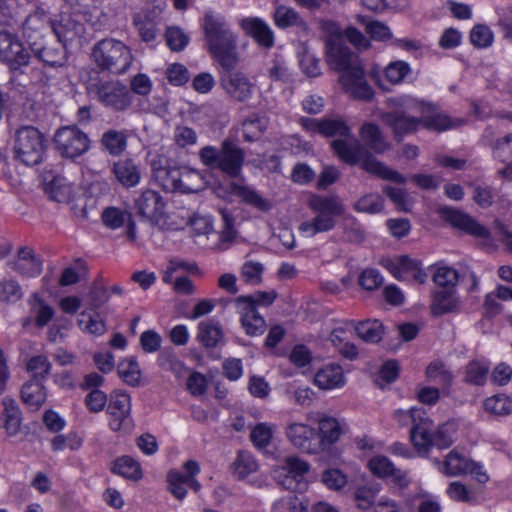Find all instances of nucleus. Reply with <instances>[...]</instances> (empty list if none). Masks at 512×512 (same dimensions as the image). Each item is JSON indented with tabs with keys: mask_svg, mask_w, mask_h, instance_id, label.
Listing matches in <instances>:
<instances>
[{
	"mask_svg": "<svg viewBox=\"0 0 512 512\" xmlns=\"http://www.w3.org/2000/svg\"><path fill=\"white\" fill-rule=\"evenodd\" d=\"M327 61L340 73L339 81L355 99L370 101L374 92L367 83L359 57L339 40L327 43Z\"/></svg>",
	"mask_w": 512,
	"mask_h": 512,
	"instance_id": "nucleus-1",
	"label": "nucleus"
},
{
	"mask_svg": "<svg viewBox=\"0 0 512 512\" xmlns=\"http://www.w3.org/2000/svg\"><path fill=\"white\" fill-rule=\"evenodd\" d=\"M205 46L212 58L225 70H234L239 63L237 35L226 19L207 11L203 17Z\"/></svg>",
	"mask_w": 512,
	"mask_h": 512,
	"instance_id": "nucleus-2",
	"label": "nucleus"
},
{
	"mask_svg": "<svg viewBox=\"0 0 512 512\" xmlns=\"http://www.w3.org/2000/svg\"><path fill=\"white\" fill-rule=\"evenodd\" d=\"M331 146L338 158L347 165L360 164L364 171L384 180L398 184L406 182V178L402 174L378 161L351 133L349 136L333 140Z\"/></svg>",
	"mask_w": 512,
	"mask_h": 512,
	"instance_id": "nucleus-3",
	"label": "nucleus"
},
{
	"mask_svg": "<svg viewBox=\"0 0 512 512\" xmlns=\"http://www.w3.org/2000/svg\"><path fill=\"white\" fill-rule=\"evenodd\" d=\"M410 438L419 454H427L431 447L446 449L453 443L454 425L444 423L434 428L432 420L422 408H411Z\"/></svg>",
	"mask_w": 512,
	"mask_h": 512,
	"instance_id": "nucleus-4",
	"label": "nucleus"
},
{
	"mask_svg": "<svg viewBox=\"0 0 512 512\" xmlns=\"http://www.w3.org/2000/svg\"><path fill=\"white\" fill-rule=\"evenodd\" d=\"M307 204L314 217L299 225V230L307 237L333 230L337 225V218L345 213V205L337 195L313 194Z\"/></svg>",
	"mask_w": 512,
	"mask_h": 512,
	"instance_id": "nucleus-5",
	"label": "nucleus"
},
{
	"mask_svg": "<svg viewBox=\"0 0 512 512\" xmlns=\"http://www.w3.org/2000/svg\"><path fill=\"white\" fill-rule=\"evenodd\" d=\"M200 162L210 170H219L225 175L236 178L241 174L245 152L231 139H225L220 147L207 145L198 152Z\"/></svg>",
	"mask_w": 512,
	"mask_h": 512,
	"instance_id": "nucleus-6",
	"label": "nucleus"
},
{
	"mask_svg": "<svg viewBox=\"0 0 512 512\" xmlns=\"http://www.w3.org/2000/svg\"><path fill=\"white\" fill-rule=\"evenodd\" d=\"M46 138L34 126H22L14 133L12 140L13 160L25 166H37L44 161Z\"/></svg>",
	"mask_w": 512,
	"mask_h": 512,
	"instance_id": "nucleus-7",
	"label": "nucleus"
},
{
	"mask_svg": "<svg viewBox=\"0 0 512 512\" xmlns=\"http://www.w3.org/2000/svg\"><path fill=\"white\" fill-rule=\"evenodd\" d=\"M92 58L100 71L116 75L127 72L133 61L131 49L113 38L98 41L92 49Z\"/></svg>",
	"mask_w": 512,
	"mask_h": 512,
	"instance_id": "nucleus-8",
	"label": "nucleus"
},
{
	"mask_svg": "<svg viewBox=\"0 0 512 512\" xmlns=\"http://www.w3.org/2000/svg\"><path fill=\"white\" fill-rule=\"evenodd\" d=\"M424 112V105L416 99L405 97L397 100V107L382 115L383 122L388 125L394 139L400 142L405 135L416 132L420 126V116Z\"/></svg>",
	"mask_w": 512,
	"mask_h": 512,
	"instance_id": "nucleus-9",
	"label": "nucleus"
},
{
	"mask_svg": "<svg viewBox=\"0 0 512 512\" xmlns=\"http://www.w3.org/2000/svg\"><path fill=\"white\" fill-rule=\"evenodd\" d=\"M88 90L103 106L116 112L126 110L132 103L131 92L119 81L91 83Z\"/></svg>",
	"mask_w": 512,
	"mask_h": 512,
	"instance_id": "nucleus-10",
	"label": "nucleus"
},
{
	"mask_svg": "<svg viewBox=\"0 0 512 512\" xmlns=\"http://www.w3.org/2000/svg\"><path fill=\"white\" fill-rule=\"evenodd\" d=\"M53 142L59 154L67 159H75L90 148V139L77 126H63L54 135Z\"/></svg>",
	"mask_w": 512,
	"mask_h": 512,
	"instance_id": "nucleus-11",
	"label": "nucleus"
},
{
	"mask_svg": "<svg viewBox=\"0 0 512 512\" xmlns=\"http://www.w3.org/2000/svg\"><path fill=\"white\" fill-rule=\"evenodd\" d=\"M30 55L16 34L6 30L0 31V61L11 70H18L28 65Z\"/></svg>",
	"mask_w": 512,
	"mask_h": 512,
	"instance_id": "nucleus-12",
	"label": "nucleus"
},
{
	"mask_svg": "<svg viewBox=\"0 0 512 512\" xmlns=\"http://www.w3.org/2000/svg\"><path fill=\"white\" fill-rule=\"evenodd\" d=\"M107 413L110 416L109 427L111 430L128 432L132 429L131 399L127 393L122 391L112 393Z\"/></svg>",
	"mask_w": 512,
	"mask_h": 512,
	"instance_id": "nucleus-13",
	"label": "nucleus"
},
{
	"mask_svg": "<svg viewBox=\"0 0 512 512\" xmlns=\"http://www.w3.org/2000/svg\"><path fill=\"white\" fill-rule=\"evenodd\" d=\"M290 443L300 451L307 454L321 452V439L316 428L305 423L292 422L285 430Z\"/></svg>",
	"mask_w": 512,
	"mask_h": 512,
	"instance_id": "nucleus-14",
	"label": "nucleus"
},
{
	"mask_svg": "<svg viewBox=\"0 0 512 512\" xmlns=\"http://www.w3.org/2000/svg\"><path fill=\"white\" fill-rule=\"evenodd\" d=\"M166 203L161 194L152 189L143 190L134 199L136 214L142 219L157 225L163 219Z\"/></svg>",
	"mask_w": 512,
	"mask_h": 512,
	"instance_id": "nucleus-15",
	"label": "nucleus"
},
{
	"mask_svg": "<svg viewBox=\"0 0 512 512\" xmlns=\"http://www.w3.org/2000/svg\"><path fill=\"white\" fill-rule=\"evenodd\" d=\"M308 471L309 464L306 461L294 456L288 457L286 458L279 474V477L283 476L280 483L287 490H305L307 483L304 480V476Z\"/></svg>",
	"mask_w": 512,
	"mask_h": 512,
	"instance_id": "nucleus-16",
	"label": "nucleus"
},
{
	"mask_svg": "<svg viewBox=\"0 0 512 512\" xmlns=\"http://www.w3.org/2000/svg\"><path fill=\"white\" fill-rule=\"evenodd\" d=\"M220 83L226 94L236 102H246L252 98L254 85L241 72L226 71L221 76Z\"/></svg>",
	"mask_w": 512,
	"mask_h": 512,
	"instance_id": "nucleus-17",
	"label": "nucleus"
},
{
	"mask_svg": "<svg viewBox=\"0 0 512 512\" xmlns=\"http://www.w3.org/2000/svg\"><path fill=\"white\" fill-rule=\"evenodd\" d=\"M439 212L453 227L474 237L489 239V230L462 211L450 207H442L439 209Z\"/></svg>",
	"mask_w": 512,
	"mask_h": 512,
	"instance_id": "nucleus-18",
	"label": "nucleus"
},
{
	"mask_svg": "<svg viewBox=\"0 0 512 512\" xmlns=\"http://www.w3.org/2000/svg\"><path fill=\"white\" fill-rule=\"evenodd\" d=\"M239 26L260 47L270 49L274 46V32L263 19L259 17H246L239 21Z\"/></svg>",
	"mask_w": 512,
	"mask_h": 512,
	"instance_id": "nucleus-19",
	"label": "nucleus"
},
{
	"mask_svg": "<svg viewBox=\"0 0 512 512\" xmlns=\"http://www.w3.org/2000/svg\"><path fill=\"white\" fill-rule=\"evenodd\" d=\"M11 269L25 277H36L42 272V261L29 247L18 250L15 260L9 262Z\"/></svg>",
	"mask_w": 512,
	"mask_h": 512,
	"instance_id": "nucleus-20",
	"label": "nucleus"
},
{
	"mask_svg": "<svg viewBox=\"0 0 512 512\" xmlns=\"http://www.w3.org/2000/svg\"><path fill=\"white\" fill-rule=\"evenodd\" d=\"M112 173L119 184L125 188L137 186L141 180V167L133 159H119L113 163Z\"/></svg>",
	"mask_w": 512,
	"mask_h": 512,
	"instance_id": "nucleus-21",
	"label": "nucleus"
},
{
	"mask_svg": "<svg viewBox=\"0 0 512 512\" xmlns=\"http://www.w3.org/2000/svg\"><path fill=\"white\" fill-rule=\"evenodd\" d=\"M102 221L110 229H118L127 224L126 235L130 241L137 238L136 224L132 219V215L128 211H123L116 207H108L102 213Z\"/></svg>",
	"mask_w": 512,
	"mask_h": 512,
	"instance_id": "nucleus-22",
	"label": "nucleus"
},
{
	"mask_svg": "<svg viewBox=\"0 0 512 512\" xmlns=\"http://www.w3.org/2000/svg\"><path fill=\"white\" fill-rule=\"evenodd\" d=\"M30 48L36 58L50 67H61L66 62V51L64 44L59 42L38 46L36 43L30 44Z\"/></svg>",
	"mask_w": 512,
	"mask_h": 512,
	"instance_id": "nucleus-23",
	"label": "nucleus"
},
{
	"mask_svg": "<svg viewBox=\"0 0 512 512\" xmlns=\"http://www.w3.org/2000/svg\"><path fill=\"white\" fill-rule=\"evenodd\" d=\"M197 340L205 348H215L224 344L222 326L214 319L201 321L198 324Z\"/></svg>",
	"mask_w": 512,
	"mask_h": 512,
	"instance_id": "nucleus-24",
	"label": "nucleus"
},
{
	"mask_svg": "<svg viewBox=\"0 0 512 512\" xmlns=\"http://www.w3.org/2000/svg\"><path fill=\"white\" fill-rule=\"evenodd\" d=\"M314 383L322 390H331L344 385L343 369L337 364L326 365L314 377Z\"/></svg>",
	"mask_w": 512,
	"mask_h": 512,
	"instance_id": "nucleus-25",
	"label": "nucleus"
},
{
	"mask_svg": "<svg viewBox=\"0 0 512 512\" xmlns=\"http://www.w3.org/2000/svg\"><path fill=\"white\" fill-rule=\"evenodd\" d=\"M360 137L364 142L365 148L377 154L384 153L389 149L390 145L386 141L381 129L374 123H364L360 128Z\"/></svg>",
	"mask_w": 512,
	"mask_h": 512,
	"instance_id": "nucleus-26",
	"label": "nucleus"
},
{
	"mask_svg": "<svg viewBox=\"0 0 512 512\" xmlns=\"http://www.w3.org/2000/svg\"><path fill=\"white\" fill-rule=\"evenodd\" d=\"M21 400L31 410H38L46 400V392L43 382L28 380L20 391Z\"/></svg>",
	"mask_w": 512,
	"mask_h": 512,
	"instance_id": "nucleus-27",
	"label": "nucleus"
},
{
	"mask_svg": "<svg viewBox=\"0 0 512 512\" xmlns=\"http://www.w3.org/2000/svg\"><path fill=\"white\" fill-rule=\"evenodd\" d=\"M241 314V324L249 336L262 335L266 329L264 318L258 313L255 307H238Z\"/></svg>",
	"mask_w": 512,
	"mask_h": 512,
	"instance_id": "nucleus-28",
	"label": "nucleus"
},
{
	"mask_svg": "<svg viewBox=\"0 0 512 512\" xmlns=\"http://www.w3.org/2000/svg\"><path fill=\"white\" fill-rule=\"evenodd\" d=\"M2 404L4 407L3 410V418L5 428L7 434L9 436H15L18 434L21 425V411L15 402V400L11 397H4L2 400Z\"/></svg>",
	"mask_w": 512,
	"mask_h": 512,
	"instance_id": "nucleus-29",
	"label": "nucleus"
},
{
	"mask_svg": "<svg viewBox=\"0 0 512 512\" xmlns=\"http://www.w3.org/2000/svg\"><path fill=\"white\" fill-rule=\"evenodd\" d=\"M230 191L246 204L261 211H268L271 208L269 201L264 199L256 190L249 186L231 183Z\"/></svg>",
	"mask_w": 512,
	"mask_h": 512,
	"instance_id": "nucleus-30",
	"label": "nucleus"
},
{
	"mask_svg": "<svg viewBox=\"0 0 512 512\" xmlns=\"http://www.w3.org/2000/svg\"><path fill=\"white\" fill-rule=\"evenodd\" d=\"M45 192L49 198L59 203L68 202L73 197V187L61 176H54L45 184Z\"/></svg>",
	"mask_w": 512,
	"mask_h": 512,
	"instance_id": "nucleus-31",
	"label": "nucleus"
},
{
	"mask_svg": "<svg viewBox=\"0 0 512 512\" xmlns=\"http://www.w3.org/2000/svg\"><path fill=\"white\" fill-rule=\"evenodd\" d=\"M318 424L317 431L321 439V451H323L326 447L338 441L341 428L336 419L328 416L319 419Z\"/></svg>",
	"mask_w": 512,
	"mask_h": 512,
	"instance_id": "nucleus-32",
	"label": "nucleus"
},
{
	"mask_svg": "<svg viewBox=\"0 0 512 512\" xmlns=\"http://www.w3.org/2000/svg\"><path fill=\"white\" fill-rule=\"evenodd\" d=\"M127 132L109 129L101 137L102 146L113 156L122 154L127 148Z\"/></svg>",
	"mask_w": 512,
	"mask_h": 512,
	"instance_id": "nucleus-33",
	"label": "nucleus"
},
{
	"mask_svg": "<svg viewBox=\"0 0 512 512\" xmlns=\"http://www.w3.org/2000/svg\"><path fill=\"white\" fill-rule=\"evenodd\" d=\"M274 23L278 28L288 27L306 28V22L293 8L280 5L276 7L273 14Z\"/></svg>",
	"mask_w": 512,
	"mask_h": 512,
	"instance_id": "nucleus-34",
	"label": "nucleus"
},
{
	"mask_svg": "<svg viewBox=\"0 0 512 512\" xmlns=\"http://www.w3.org/2000/svg\"><path fill=\"white\" fill-rule=\"evenodd\" d=\"M233 474L239 480L245 479L258 469V464L254 456L247 451H239L232 464Z\"/></svg>",
	"mask_w": 512,
	"mask_h": 512,
	"instance_id": "nucleus-35",
	"label": "nucleus"
},
{
	"mask_svg": "<svg viewBox=\"0 0 512 512\" xmlns=\"http://www.w3.org/2000/svg\"><path fill=\"white\" fill-rule=\"evenodd\" d=\"M357 335L365 342L377 343L384 333L383 324L378 320H365L358 323L355 328Z\"/></svg>",
	"mask_w": 512,
	"mask_h": 512,
	"instance_id": "nucleus-36",
	"label": "nucleus"
},
{
	"mask_svg": "<svg viewBox=\"0 0 512 512\" xmlns=\"http://www.w3.org/2000/svg\"><path fill=\"white\" fill-rule=\"evenodd\" d=\"M206 184L204 175L192 168H183L181 176L180 192L194 193L204 188Z\"/></svg>",
	"mask_w": 512,
	"mask_h": 512,
	"instance_id": "nucleus-37",
	"label": "nucleus"
},
{
	"mask_svg": "<svg viewBox=\"0 0 512 512\" xmlns=\"http://www.w3.org/2000/svg\"><path fill=\"white\" fill-rule=\"evenodd\" d=\"M457 308V299L454 295V289H444L437 292L432 304L434 315H442L455 311Z\"/></svg>",
	"mask_w": 512,
	"mask_h": 512,
	"instance_id": "nucleus-38",
	"label": "nucleus"
},
{
	"mask_svg": "<svg viewBox=\"0 0 512 512\" xmlns=\"http://www.w3.org/2000/svg\"><path fill=\"white\" fill-rule=\"evenodd\" d=\"M470 465L469 459L453 450L446 457L443 471L449 476H458L468 473Z\"/></svg>",
	"mask_w": 512,
	"mask_h": 512,
	"instance_id": "nucleus-39",
	"label": "nucleus"
},
{
	"mask_svg": "<svg viewBox=\"0 0 512 512\" xmlns=\"http://www.w3.org/2000/svg\"><path fill=\"white\" fill-rule=\"evenodd\" d=\"M486 412L496 416H506L512 413V399L505 394H497L484 402Z\"/></svg>",
	"mask_w": 512,
	"mask_h": 512,
	"instance_id": "nucleus-40",
	"label": "nucleus"
},
{
	"mask_svg": "<svg viewBox=\"0 0 512 512\" xmlns=\"http://www.w3.org/2000/svg\"><path fill=\"white\" fill-rule=\"evenodd\" d=\"M51 363L45 355H36L31 357L27 364L26 369L31 373L30 380H37L43 382L51 371Z\"/></svg>",
	"mask_w": 512,
	"mask_h": 512,
	"instance_id": "nucleus-41",
	"label": "nucleus"
},
{
	"mask_svg": "<svg viewBox=\"0 0 512 512\" xmlns=\"http://www.w3.org/2000/svg\"><path fill=\"white\" fill-rule=\"evenodd\" d=\"M112 471L125 478L138 480L142 477V471L138 462L129 456H123L114 463Z\"/></svg>",
	"mask_w": 512,
	"mask_h": 512,
	"instance_id": "nucleus-42",
	"label": "nucleus"
},
{
	"mask_svg": "<svg viewBox=\"0 0 512 512\" xmlns=\"http://www.w3.org/2000/svg\"><path fill=\"white\" fill-rule=\"evenodd\" d=\"M379 491L380 488L377 484L357 487L353 493L357 508L367 510L372 507Z\"/></svg>",
	"mask_w": 512,
	"mask_h": 512,
	"instance_id": "nucleus-43",
	"label": "nucleus"
},
{
	"mask_svg": "<svg viewBox=\"0 0 512 512\" xmlns=\"http://www.w3.org/2000/svg\"><path fill=\"white\" fill-rule=\"evenodd\" d=\"M88 269L85 261L78 258L74 262V266L67 267L63 270L59 285L61 286H70L78 283L82 278H85L87 275Z\"/></svg>",
	"mask_w": 512,
	"mask_h": 512,
	"instance_id": "nucleus-44",
	"label": "nucleus"
},
{
	"mask_svg": "<svg viewBox=\"0 0 512 512\" xmlns=\"http://www.w3.org/2000/svg\"><path fill=\"white\" fill-rule=\"evenodd\" d=\"M24 292L19 282L12 278L0 281V301L16 303L23 298Z\"/></svg>",
	"mask_w": 512,
	"mask_h": 512,
	"instance_id": "nucleus-45",
	"label": "nucleus"
},
{
	"mask_svg": "<svg viewBox=\"0 0 512 512\" xmlns=\"http://www.w3.org/2000/svg\"><path fill=\"white\" fill-rule=\"evenodd\" d=\"M267 122L265 118L260 117L258 114H253L247 117L242 122L243 136L246 141H253L257 139L266 129Z\"/></svg>",
	"mask_w": 512,
	"mask_h": 512,
	"instance_id": "nucleus-46",
	"label": "nucleus"
},
{
	"mask_svg": "<svg viewBox=\"0 0 512 512\" xmlns=\"http://www.w3.org/2000/svg\"><path fill=\"white\" fill-rule=\"evenodd\" d=\"M118 374L128 385L137 386L140 382V368L137 361L132 357L118 365Z\"/></svg>",
	"mask_w": 512,
	"mask_h": 512,
	"instance_id": "nucleus-47",
	"label": "nucleus"
},
{
	"mask_svg": "<svg viewBox=\"0 0 512 512\" xmlns=\"http://www.w3.org/2000/svg\"><path fill=\"white\" fill-rule=\"evenodd\" d=\"M276 292L275 291H258L254 295L249 296H239L236 298L235 302L238 307H255L256 305H264L268 306L271 305L274 300L276 299Z\"/></svg>",
	"mask_w": 512,
	"mask_h": 512,
	"instance_id": "nucleus-48",
	"label": "nucleus"
},
{
	"mask_svg": "<svg viewBox=\"0 0 512 512\" xmlns=\"http://www.w3.org/2000/svg\"><path fill=\"white\" fill-rule=\"evenodd\" d=\"M426 376L429 381L437 383L442 387H448L453 379L452 374L445 368L440 361H434L426 369Z\"/></svg>",
	"mask_w": 512,
	"mask_h": 512,
	"instance_id": "nucleus-49",
	"label": "nucleus"
},
{
	"mask_svg": "<svg viewBox=\"0 0 512 512\" xmlns=\"http://www.w3.org/2000/svg\"><path fill=\"white\" fill-rule=\"evenodd\" d=\"M182 172L183 168L166 167L158 170L157 177L161 180L164 189L179 191Z\"/></svg>",
	"mask_w": 512,
	"mask_h": 512,
	"instance_id": "nucleus-50",
	"label": "nucleus"
},
{
	"mask_svg": "<svg viewBox=\"0 0 512 512\" xmlns=\"http://www.w3.org/2000/svg\"><path fill=\"white\" fill-rule=\"evenodd\" d=\"M489 367L479 361H470L465 368V381L473 385H483L487 379Z\"/></svg>",
	"mask_w": 512,
	"mask_h": 512,
	"instance_id": "nucleus-51",
	"label": "nucleus"
},
{
	"mask_svg": "<svg viewBox=\"0 0 512 512\" xmlns=\"http://www.w3.org/2000/svg\"><path fill=\"white\" fill-rule=\"evenodd\" d=\"M420 125L430 131L442 132L455 126L454 122L444 114L436 113L420 116Z\"/></svg>",
	"mask_w": 512,
	"mask_h": 512,
	"instance_id": "nucleus-52",
	"label": "nucleus"
},
{
	"mask_svg": "<svg viewBox=\"0 0 512 512\" xmlns=\"http://www.w3.org/2000/svg\"><path fill=\"white\" fill-rule=\"evenodd\" d=\"M384 200L379 194L371 193L361 197L353 206L357 212L376 214L382 211Z\"/></svg>",
	"mask_w": 512,
	"mask_h": 512,
	"instance_id": "nucleus-53",
	"label": "nucleus"
},
{
	"mask_svg": "<svg viewBox=\"0 0 512 512\" xmlns=\"http://www.w3.org/2000/svg\"><path fill=\"white\" fill-rule=\"evenodd\" d=\"M307 503L297 495H288L276 501L272 512H307Z\"/></svg>",
	"mask_w": 512,
	"mask_h": 512,
	"instance_id": "nucleus-54",
	"label": "nucleus"
},
{
	"mask_svg": "<svg viewBox=\"0 0 512 512\" xmlns=\"http://www.w3.org/2000/svg\"><path fill=\"white\" fill-rule=\"evenodd\" d=\"M350 132V128L342 119H323L321 135L325 137L343 138L349 136Z\"/></svg>",
	"mask_w": 512,
	"mask_h": 512,
	"instance_id": "nucleus-55",
	"label": "nucleus"
},
{
	"mask_svg": "<svg viewBox=\"0 0 512 512\" xmlns=\"http://www.w3.org/2000/svg\"><path fill=\"white\" fill-rule=\"evenodd\" d=\"M168 490L178 500L182 501L187 494V483L184 474L177 470H170L167 474Z\"/></svg>",
	"mask_w": 512,
	"mask_h": 512,
	"instance_id": "nucleus-56",
	"label": "nucleus"
},
{
	"mask_svg": "<svg viewBox=\"0 0 512 512\" xmlns=\"http://www.w3.org/2000/svg\"><path fill=\"white\" fill-rule=\"evenodd\" d=\"M470 41L477 48H487L492 45L494 35L491 29L483 24L475 25L470 31Z\"/></svg>",
	"mask_w": 512,
	"mask_h": 512,
	"instance_id": "nucleus-57",
	"label": "nucleus"
},
{
	"mask_svg": "<svg viewBox=\"0 0 512 512\" xmlns=\"http://www.w3.org/2000/svg\"><path fill=\"white\" fill-rule=\"evenodd\" d=\"M264 266L260 262L247 261L241 267V277L246 283L260 284Z\"/></svg>",
	"mask_w": 512,
	"mask_h": 512,
	"instance_id": "nucleus-58",
	"label": "nucleus"
},
{
	"mask_svg": "<svg viewBox=\"0 0 512 512\" xmlns=\"http://www.w3.org/2000/svg\"><path fill=\"white\" fill-rule=\"evenodd\" d=\"M219 212L223 221V229L220 233V241L222 243L231 244L237 236V231L234 228L235 219L231 212L227 209H220Z\"/></svg>",
	"mask_w": 512,
	"mask_h": 512,
	"instance_id": "nucleus-59",
	"label": "nucleus"
},
{
	"mask_svg": "<svg viewBox=\"0 0 512 512\" xmlns=\"http://www.w3.org/2000/svg\"><path fill=\"white\" fill-rule=\"evenodd\" d=\"M267 76L273 81L288 82L290 73L283 59L275 57L269 63L266 70Z\"/></svg>",
	"mask_w": 512,
	"mask_h": 512,
	"instance_id": "nucleus-60",
	"label": "nucleus"
},
{
	"mask_svg": "<svg viewBox=\"0 0 512 512\" xmlns=\"http://www.w3.org/2000/svg\"><path fill=\"white\" fill-rule=\"evenodd\" d=\"M492 154L494 158L506 162L512 158V134H507L502 138L495 140L492 145Z\"/></svg>",
	"mask_w": 512,
	"mask_h": 512,
	"instance_id": "nucleus-61",
	"label": "nucleus"
},
{
	"mask_svg": "<svg viewBox=\"0 0 512 512\" xmlns=\"http://www.w3.org/2000/svg\"><path fill=\"white\" fill-rule=\"evenodd\" d=\"M165 39L167 45L173 51L183 50L189 42V37L178 27L167 28Z\"/></svg>",
	"mask_w": 512,
	"mask_h": 512,
	"instance_id": "nucleus-62",
	"label": "nucleus"
},
{
	"mask_svg": "<svg viewBox=\"0 0 512 512\" xmlns=\"http://www.w3.org/2000/svg\"><path fill=\"white\" fill-rule=\"evenodd\" d=\"M458 278L459 275L456 270L450 267H440L434 274L433 280L437 285L445 289H454Z\"/></svg>",
	"mask_w": 512,
	"mask_h": 512,
	"instance_id": "nucleus-63",
	"label": "nucleus"
},
{
	"mask_svg": "<svg viewBox=\"0 0 512 512\" xmlns=\"http://www.w3.org/2000/svg\"><path fill=\"white\" fill-rule=\"evenodd\" d=\"M159 366L167 371L180 374L183 369L182 362L176 357L173 351L164 349L158 355Z\"/></svg>",
	"mask_w": 512,
	"mask_h": 512,
	"instance_id": "nucleus-64",
	"label": "nucleus"
}]
</instances>
